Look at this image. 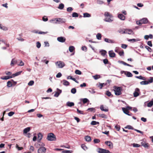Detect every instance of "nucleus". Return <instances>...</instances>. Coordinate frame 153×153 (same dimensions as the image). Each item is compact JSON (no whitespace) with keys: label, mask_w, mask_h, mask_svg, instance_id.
Masks as SVG:
<instances>
[{"label":"nucleus","mask_w":153,"mask_h":153,"mask_svg":"<svg viewBox=\"0 0 153 153\" xmlns=\"http://www.w3.org/2000/svg\"><path fill=\"white\" fill-rule=\"evenodd\" d=\"M104 16L105 17L104 20L105 21L111 22L113 21V16L110 13L108 12H105Z\"/></svg>","instance_id":"obj_1"},{"label":"nucleus","mask_w":153,"mask_h":153,"mask_svg":"<svg viewBox=\"0 0 153 153\" xmlns=\"http://www.w3.org/2000/svg\"><path fill=\"white\" fill-rule=\"evenodd\" d=\"M114 88L115 94L116 95L118 96L121 94V91L122 90L121 87L115 86L114 87Z\"/></svg>","instance_id":"obj_2"},{"label":"nucleus","mask_w":153,"mask_h":153,"mask_svg":"<svg viewBox=\"0 0 153 153\" xmlns=\"http://www.w3.org/2000/svg\"><path fill=\"white\" fill-rule=\"evenodd\" d=\"M47 139L50 141H55L56 140V137L54 134L51 133L48 134Z\"/></svg>","instance_id":"obj_3"},{"label":"nucleus","mask_w":153,"mask_h":153,"mask_svg":"<svg viewBox=\"0 0 153 153\" xmlns=\"http://www.w3.org/2000/svg\"><path fill=\"white\" fill-rule=\"evenodd\" d=\"M56 21L55 22V23H57L58 22V24H61L62 23H64L66 21L65 19H62L60 18H56L54 20H51V21Z\"/></svg>","instance_id":"obj_4"},{"label":"nucleus","mask_w":153,"mask_h":153,"mask_svg":"<svg viewBox=\"0 0 153 153\" xmlns=\"http://www.w3.org/2000/svg\"><path fill=\"white\" fill-rule=\"evenodd\" d=\"M56 64L58 66V68H62L65 65L64 63L61 61L57 62L56 63Z\"/></svg>","instance_id":"obj_5"},{"label":"nucleus","mask_w":153,"mask_h":153,"mask_svg":"<svg viewBox=\"0 0 153 153\" xmlns=\"http://www.w3.org/2000/svg\"><path fill=\"white\" fill-rule=\"evenodd\" d=\"M97 152L99 153H111L109 150L105 149L99 148Z\"/></svg>","instance_id":"obj_6"},{"label":"nucleus","mask_w":153,"mask_h":153,"mask_svg":"<svg viewBox=\"0 0 153 153\" xmlns=\"http://www.w3.org/2000/svg\"><path fill=\"white\" fill-rule=\"evenodd\" d=\"M140 94V89L138 88H136L135 89V91L133 93L134 96L135 97H136L139 95Z\"/></svg>","instance_id":"obj_7"},{"label":"nucleus","mask_w":153,"mask_h":153,"mask_svg":"<svg viewBox=\"0 0 153 153\" xmlns=\"http://www.w3.org/2000/svg\"><path fill=\"white\" fill-rule=\"evenodd\" d=\"M46 149L44 147H40L38 150V153H45Z\"/></svg>","instance_id":"obj_8"},{"label":"nucleus","mask_w":153,"mask_h":153,"mask_svg":"<svg viewBox=\"0 0 153 153\" xmlns=\"http://www.w3.org/2000/svg\"><path fill=\"white\" fill-rule=\"evenodd\" d=\"M105 143L110 148L112 149L113 148V143L110 141H106L105 142Z\"/></svg>","instance_id":"obj_9"},{"label":"nucleus","mask_w":153,"mask_h":153,"mask_svg":"<svg viewBox=\"0 0 153 153\" xmlns=\"http://www.w3.org/2000/svg\"><path fill=\"white\" fill-rule=\"evenodd\" d=\"M123 33H127L129 34H133L134 33L131 30L127 29L125 31H123Z\"/></svg>","instance_id":"obj_10"},{"label":"nucleus","mask_w":153,"mask_h":153,"mask_svg":"<svg viewBox=\"0 0 153 153\" xmlns=\"http://www.w3.org/2000/svg\"><path fill=\"white\" fill-rule=\"evenodd\" d=\"M57 40L61 42H64L66 40V39L65 38L63 37H59L57 39Z\"/></svg>","instance_id":"obj_11"},{"label":"nucleus","mask_w":153,"mask_h":153,"mask_svg":"<svg viewBox=\"0 0 153 153\" xmlns=\"http://www.w3.org/2000/svg\"><path fill=\"white\" fill-rule=\"evenodd\" d=\"M18 61L15 59H12L10 63V65L11 66H13L14 65L16 64H17Z\"/></svg>","instance_id":"obj_12"},{"label":"nucleus","mask_w":153,"mask_h":153,"mask_svg":"<svg viewBox=\"0 0 153 153\" xmlns=\"http://www.w3.org/2000/svg\"><path fill=\"white\" fill-rule=\"evenodd\" d=\"M43 136L41 133H39L38 134V142H39L42 138Z\"/></svg>","instance_id":"obj_13"},{"label":"nucleus","mask_w":153,"mask_h":153,"mask_svg":"<svg viewBox=\"0 0 153 153\" xmlns=\"http://www.w3.org/2000/svg\"><path fill=\"white\" fill-rule=\"evenodd\" d=\"M13 77L12 75L11 76H5L1 77V79L3 80H7Z\"/></svg>","instance_id":"obj_14"},{"label":"nucleus","mask_w":153,"mask_h":153,"mask_svg":"<svg viewBox=\"0 0 153 153\" xmlns=\"http://www.w3.org/2000/svg\"><path fill=\"white\" fill-rule=\"evenodd\" d=\"M118 17L120 19L122 20H124L125 19V17L122 14H119Z\"/></svg>","instance_id":"obj_15"},{"label":"nucleus","mask_w":153,"mask_h":153,"mask_svg":"<svg viewBox=\"0 0 153 153\" xmlns=\"http://www.w3.org/2000/svg\"><path fill=\"white\" fill-rule=\"evenodd\" d=\"M109 54L110 57H114L115 56V54L113 51H110L109 52Z\"/></svg>","instance_id":"obj_16"},{"label":"nucleus","mask_w":153,"mask_h":153,"mask_svg":"<svg viewBox=\"0 0 153 153\" xmlns=\"http://www.w3.org/2000/svg\"><path fill=\"white\" fill-rule=\"evenodd\" d=\"M142 24H146L148 22V19L146 18H143L140 20Z\"/></svg>","instance_id":"obj_17"},{"label":"nucleus","mask_w":153,"mask_h":153,"mask_svg":"<svg viewBox=\"0 0 153 153\" xmlns=\"http://www.w3.org/2000/svg\"><path fill=\"white\" fill-rule=\"evenodd\" d=\"M153 36L152 34H150L149 35H146L144 36V39L146 40H148L149 38L152 39Z\"/></svg>","instance_id":"obj_18"},{"label":"nucleus","mask_w":153,"mask_h":153,"mask_svg":"<svg viewBox=\"0 0 153 153\" xmlns=\"http://www.w3.org/2000/svg\"><path fill=\"white\" fill-rule=\"evenodd\" d=\"M98 116L99 117L102 118H107V115L103 114H99L98 115Z\"/></svg>","instance_id":"obj_19"},{"label":"nucleus","mask_w":153,"mask_h":153,"mask_svg":"<svg viewBox=\"0 0 153 153\" xmlns=\"http://www.w3.org/2000/svg\"><path fill=\"white\" fill-rule=\"evenodd\" d=\"M105 41L109 43H114V41L108 38H105L104 39Z\"/></svg>","instance_id":"obj_20"},{"label":"nucleus","mask_w":153,"mask_h":153,"mask_svg":"<svg viewBox=\"0 0 153 153\" xmlns=\"http://www.w3.org/2000/svg\"><path fill=\"white\" fill-rule=\"evenodd\" d=\"M18 61H19V63L17 62V65L19 66H22L24 65V63L21 60H19Z\"/></svg>","instance_id":"obj_21"},{"label":"nucleus","mask_w":153,"mask_h":153,"mask_svg":"<svg viewBox=\"0 0 153 153\" xmlns=\"http://www.w3.org/2000/svg\"><path fill=\"white\" fill-rule=\"evenodd\" d=\"M100 53L103 56H105L107 52L104 50H102L100 51Z\"/></svg>","instance_id":"obj_22"},{"label":"nucleus","mask_w":153,"mask_h":153,"mask_svg":"<svg viewBox=\"0 0 153 153\" xmlns=\"http://www.w3.org/2000/svg\"><path fill=\"white\" fill-rule=\"evenodd\" d=\"M85 140L88 142H90L91 140V137L87 135L85 137Z\"/></svg>","instance_id":"obj_23"},{"label":"nucleus","mask_w":153,"mask_h":153,"mask_svg":"<svg viewBox=\"0 0 153 153\" xmlns=\"http://www.w3.org/2000/svg\"><path fill=\"white\" fill-rule=\"evenodd\" d=\"M22 71H19V72H17L16 73L14 74H13L12 75V76H13V77H14L15 76L19 75H20L21 73H22Z\"/></svg>","instance_id":"obj_24"},{"label":"nucleus","mask_w":153,"mask_h":153,"mask_svg":"<svg viewBox=\"0 0 153 153\" xmlns=\"http://www.w3.org/2000/svg\"><path fill=\"white\" fill-rule=\"evenodd\" d=\"M125 74L128 77H132L133 76L132 74L129 72H124Z\"/></svg>","instance_id":"obj_25"},{"label":"nucleus","mask_w":153,"mask_h":153,"mask_svg":"<svg viewBox=\"0 0 153 153\" xmlns=\"http://www.w3.org/2000/svg\"><path fill=\"white\" fill-rule=\"evenodd\" d=\"M122 109L123 112L126 114H128V113H129L128 111L126 108H122Z\"/></svg>","instance_id":"obj_26"},{"label":"nucleus","mask_w":153,"mask_h":153,"mask_svg":"<svg viewBox=\"0 0 153 153\" xmlns=\"http://www.w3.org/2000/svg\"><path fill=\"white\" fill-rule=\"evenodd\" d=\"M30 130V128L28 127L25 128L23 130L24 133L26 134Z\"/></svg>","instance_id":"obj_27"},{"label":"nucleus","mask_w":153,"mask_h":153,"mask_svg":"<svg viewBox=\"0 0 153 153\" xmlns=\"http://www.w3.org/2000/svg\"><path fill=\"white\" fill-rule=\"evenodd\" d=\"M67 105L68 106L72 107L74 105V103L73 102H68L67 103Z\"/></svg>","instance_id":"obj_28"},{"label":"nucleus","mask_w":153,"mask_h":153,"mask_svg":"<svg viewBox=\"0 0 153 153\" xmlns=\"http://www.w3.org/2000/svg\"><path fill=\"white\" fill-rule=\"evenodd\" d=\"M63 84L65 85L68 86L70 84L69 82L68 81L65 80H63Z\"/></svg>","instance_id":"obj_29"},{"label":"nucleus","mask_w":153,"mask_h":153,"mask_svg":"<svg viewBox=\"0 0 153 153\" xmlns=\"http://www.w3.org/2000/svg\"><path fill=\"white\" fill-rule=\"evenodd\" d=\"M104 107L103 106V105H102L100 107V109L102 111H106V112L108 111V109H107V108L104 109Z\"/></svg>","instance_id":"obj_30"},{"label":"nucleus","mask_w":153,"mask_h":153,"mask_svg":"<svg viewBox=\"0 0 153 153\" xmlns=\"http://www.w3.org/2000/svg\"><path fill=\"white\" fill-rule=\"evenodd\" d=\"M91 16V15L88 13H85L83 14V17H89Z\"/></svg>","instance_id":"obj_31"},{"label":"nucleus","mask_w":153,"mask_h":153,"mask_svg":"<svg viewBox=\"0 0 153 153\" xmlns=\"http://www.w3.org/2000/svg\"><path fill=\"white\" fill-rule=\"evenodd\" d=\"M120 62L121 63H122V64H123V65H127V66L131 67H133L132 66H131V65H130L129 64L126 63L125 62H124L123 61H120Z\"/></svg>","instance_id":"obj_32"},{"label":"nucleus","mask_w":153,"mask_h":153,"mask_svg":"<svg viewBox=\"0 0 153 153\" xmlns=\"http://www.w3.org/2000/svg\"><path fill=\"white\" fill-rule=\"evenodd\" d=\"M142 145L144 147L146 148L149 146V144L148 143H145V142H142L141 143Z\"/></svg>","instance_id":"obj_33"},{"label":"nucleus","mask_w":153,"mask_h":153,"mask_svg":"<svg viewBox=\"0 0 153 153\" xmlns=\"http://www.w3.org/2000/svg\"><path fill=\"white\" fill-rule=\"evenodd\" d=\"M64 7V4L62 3H61L59 4V6L58 7V8L59 9L62 10L63 8Z\"/></svg>","instance_id":"obj_34"},{"label":"nucleus","mask_w":153,"mask_h":153,"mask_svg":"<svg viewBox=\"0 0 153 153\" xmlns=\"http://www.w3.org/2000/svg\"><path fill=\"white\" fill-rule=\"evenodd\" d=\"M97 39L98 40H100L101 39V35L100 33H98L96 35Z\"/></svg>","instance_id":"obj_35"},{"label":"nucleus","mask_w":153,"mask_h":153,"mask_svg":"<svg viewBox=\"0 0 153 153\" xmlns=\"http://www.w3.org/2000/svg\"><path fill=\"white\" fill-rule=\"evenodd\" d=\"M140 84L142 85H147L149 84V82L147 81H144L140 82Z\"/></svg>","instance_id":"obj_36"},{"label":"nucleus","mask_w":153,"mask_h":153,"mask_svg":"<svg viewBox=\"0 0 153 153\" xmlns=\"http://www.w3.org/2000/svg\"><path fill=\"white\" fill-rule=\"evenodd\" d=\"M128 40L129 42H134L138 41L139 40H138V39H128Z\"/></svg>","instance_id":"obj_37"},{"label":"nucleus","mask_w":153,"mask_h":153,"mask_svg":"<svg viewBox=\"0 0 153 153\" xmlns=\"http://www.w3.org/2000/svg\"><path fill=\"white\" fill-rule=\"evenodd\" d=\"M82 101L83 103L84 104L89 102V100L87 98L83 99H82Z\"/></svg>","instance_id":"obj_38"},{"label":"nucleus","mask_w":153,"mask_h":153,"mask_svg":"<svg viewBox=\"0 0 153 153\" xmlns=\"http://www.w3.org/2000/svg\"><path fill=\"white\" fill-rule=\"evenodd\" d=\"M7 86L9 87H10L12 86V81H8L7 82Z\"/></svg>","instance_id":"obj_39"},{"label":"nucleus","mask_w":153,"mask_h":153,"mask_svg":"<svg viewBox=\"0 0 153 153\" xmlns=\"http://www.w3.org/2000/svg\"><path fill=\"white\" fill-rule=\"evenodd\" d=\"M93 77L95 80L97 79L100 78V76L98 75H96L94 76H93Z\"/></svg>","instance_id":"obj_40"},{"label":"nucleus","mask_w":153,"mask_h":153,"mask_svg":"<svg viewBox=\"0 0 153 153\" xmlns=\"http://www.w3.org/2000/svg\"><path fill=\"white\" fill-rule=\"evenodd\" d=\"M69 50L71 52H72L74 50V47L73 46H70L69 47Z\"/></svg>","instance_id":"obj_41"},{"label":"nucleus","mask_w":153,"mask_h":153,"mask_svg":"<svg viewBox=\"0 0 153 153\" xmlns=\"http://www.w3.org/2000/svg\"><path fill=\"white\" fill-rule=\"evenodd\" d=\"M153 105V101H151L147 104V106L148 107H151Z\"/></svg>","instance_id":"obj_42"},{"label":"nucleus","mask_w":153,"mask_h":153,"mask_svg":"<svg viewBox=\"0 0 153 153\" xmlns=\"http://www.w3.org/2000/svg\"><path fill=\"white\" fill-rule=\"evenodd\" d=\"M73 152L72 150H65L62 152V153H72Z\"/></svg>","instance_id":"obj_43"},{"label":"nucleus","mask_w":153,"mask_h":153,"mask_svg":"<svg viewBox=\"0 0 153 153\" xmlns=\"http://www.w3.org/2000/svg\"><path fill=\"white\" fill-rule=\"evenodd\" d=\"M99 122H96L95 121H93L91 123V124L93 125H95L97 124H99Z\"/></svg>","instance_id":"obj_44"},{"label":"nucleus","mask_w":153,"mask_h":153,"mask_svg":"<svg viewBox=\"0 0 153 153\" xmlns=\"http://www.w3.org/2000/svg\"><path fill=\"white\" fill-rule=\"evenodd\" d=\"M81 147L85 150L87 149V147L84 144H82L81 145Z\"/></svg>","instance_id":"obj_45"},{"label":"nucleus","mask_w":153,"mask_h":153,"mask_svg":"<svg viewBox=\"0 0 153 153\" xmlns=\"http://www.w3.org/2000/svg\"><path fill=\"white\" fill-rule=\"evenodd\" d=\"M16 148L18 150H21L22 149H23V148L22 147H20L17 144H16Z\"/></svg>","instance_id":"obj_46"},{"label":"nucleus","mask_w":153,"mask_h":153,"mask_svg":"<svg viewBox=\"0 0 153 153\" xmlns=\"http://www.w3.org/2000/svg\"><path fill=\"white\" fill-rule=\"evenodd\" d=\"M72 16L73 17H78L79 16L78 14L76 12H74L72 13Z\"/></svg>","instance_id":"obj_47"},{"label":"nucleus","mask_w":153,"mask_h":153,"mask_svg":"<svg viewBox=\"0 0 153 153\" xmlns=\"http://www.w3.org/2000/svg\"><path fill=\"white\" fill-rule=\"evenodd\" d=\"M147 81L149 82V83H152L153 82V77H150L149 79Z\"/></svg>","instance_id":"obj_48"},{"label":"nucleus","mask_w":153,"mask_h":153,"mask_svg":"<svg viewBox=\"0 0 153 153\" xmlns=\"http://www.w3.org/2000/svg\"><path fill=\"white\" fill-rule=\"evenodd\" d=\"M42 20L44 22H46L48 20V19L46 16H44L42 18Z\"/></svg>","instance_id":"obj_49"},{"label":"nucleus","mask_w":153,"mask_h":153,"mask_svg":"<svg viewBox=\"0 0 153 153\" xmlns=\"http://www.w3.org/2000/svg\"><path fill=\"white\" fill-rule=\"evenodd\" d=\"M34 83V82L33 80L30 81L28 84V85L29 86H31Z\"/></svg>","instance_id":"obj_50"},{"label":"nucleus","mask_w":153,"mask_h":153,"mask_svg":"<svg viewBox=\"0 0 153 153\" xmlns=\"http://www.w3.org/2000/svg\"><path fill=\"white\" fill-rule=\"evenodd\" d=\"M71 92L73 94H75L76 92V89L75 88H73L71 90Z\"/></svg>","instance_id":"obj_51"},{"label":"nucleus","mask_w":153,"mask_h":153,"mask_svg":"<svg viewBox=\"0 0 153 153\" xmlns=\"http://www.w3.org/2000/svg\"><path fill=\"white\" fill-rule=\"evenodd\" d=\"M75 73L77 74L80 75L81 74V72L79 70H76L75 71Z\"/></svg>","instance_id":"obj_52"},{"label":"nucleus","mask_w":153,"mask_h":153,"mask_svg":"<svg viewBox=\"0 0 153 153\" xmlns=\"http://www.w3.org/2000/svg\"><path fill=\"white\" fill-rule=\"evenodd\" d=\"M73 10V9L71 7H68L67 8V10L68 12H71Z\"/></svg>","instance_id":"obj_53"},{"label":"nucleus","mask_w":153,"mask_h":153,"mask_svg":"<svg viewBox=\"0 0 153 153\" xmlns=\"http://www.w3.org/2000/svg\"><path fill=\"white\" fill-rule=\"evenodd\" d=\"M133 146L134 147H140V145L137 143H133L132 144Z\"/></svg>","instance_id":"obj_54"},{"label":"nucleus","mask_w":153,"mask_h":153,"mask_svg":"<svg viewBox=\"0 0 153 153\" xmlns=\"http://www.w3.org/2000/svg\"><path fill=\"white\" fill-rule=\"evenodd\" d=\"M94 143H98L100 142V140L99 139H95L94 140Z\"/></svg>","instance_id":"obj_55"},{"label":"nucleus","mask_w":153,"mask_h":153,"mask_svg":"<svg viewBox=\"0 0 153 153\" xmlns=\"http://www.w3.org/2000/svg\"><path fill=\"white\" fill-rule=\"evenodd\" d=\"M145 48L147 49L149 51L151 52L152 51V49L149 47L146 46H145Z\"/></svg>","instance_id":"obj_56"},{"label":"nucleus","mask_w":153,"mask_h":153,"mask_svg":"<svg viewBox=\"0 0 153 153\" xmlns=\"http://www.w3.org/2000/svg\"><path fill=\"white\" fill-rule=\"evenodd\" d=\"M15 114V113L13 111H10L8 113V115L9 116H12L13 115Z\"/></svg>","instance_id":"obj_57"},{"label":"nucleus","mask_w":153,"mask_h":153,"mask_svg":"<svg viewBox=\"0 0 153 153\" xmlns=\"http://www.w3.org/2000/svg\"><path fill=\"white\" fill-rule=\"evenodd\" d=\"M77 112L80 114H84V113H83V111H80V110H79L78 109H77Z\"/></svg>","instance_id":"obj_58"},{"label":"nucleus","mask_w":153,"mask_h":153,"mask_svg":"<svg viewBox=\"0 0 153 153\" xmlns=\"http://www.w3.org/2000/svg\"><path fill=\"white\" fill-rule=\"evenodd\" d=\"M0 29L4 30H7V27L4 26H0Z\"/></svg>","instance_id":"obj_59"},{"label":"nucleus","mask_w":153,"mask_h":153,"mask_svg":"<svg viewBox=\"0 0 153 153\" xmlns=\"http://www.w3.org/2000/svg\"><path fill=\"white\" fill-rule=\"evenodd\" d=\"M41 45V43L39 42H37L36 43V47L38 48H40Z\"/></svg>","instance_id":"obj_60"},{"label":"nucleus","mask_w":153,"mask_h":153,"mask_svg":"<svg viewBox=\"0 0 153 153\" xmlns=\"http://www.w3.org/2000/svg\"><path fill=\"white\" fill-rule=\"evenodd\" d=\"M103 62L105 64H107L108 62V59H105L103 60Z\"/></svg>","instance_id":"obj_61"},{"label":"nucleus","mask_w":153,"mask_h":153,"mask_svg":"<svg viewBox=\"0 0 153 153\" xmlns=\"http://www.w3.org/2000/svg\"><path fill=\"white\" fill-rule=\"evenodd\" d=\"M62 74L60 72L58 73L56 75V77L57 78H59L62 76Z\"/></svg>","instance_id":"obj_62"},{"label":"nucleus","mask_w":153,"mask_h":153,"mask_svg":"<svg viewBox=\"0 0 153 153\" xmlns=\"http://www.w3.org/2000/svg\"><path fill=\"white\" fill-rule=\"evenodd\" d=\"M115 128L116 129V130L118 131H119L120 129V126L118 125H116L115 126Z\"/></svg>","instance_id":"obj_63"},{"label":"nucleus","mask_w":153,"mask_h":153,"mask_svg":"<svg viewBox=\"0 0 153 153\" xmlns=\"http://www.w3.org/2000/svg\"><path fill=\"white\" fill-rule=\"evenodd\" d=\"M106 94L108 97H110L111 95V92L108 91H106Z\"/></svg>","instance_id":"obj_64"}]
</instances>
